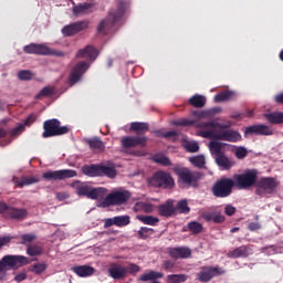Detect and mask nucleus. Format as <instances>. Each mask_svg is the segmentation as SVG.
I'll return each mask as SVG.
<instances>
[{
	"instance_id": "nucleus-35",
	"label": "nucleus",
	"mask_w": 283,
	"mask_h": 283,
	"mask_svg": "<svg viewBox=\"0 0 283 283\" xmlns=\"http://www.w3.org/2000/svg\"><path fill=\"white\" fill-rule=\"evenodd\" d=\"M232 98H235V92L224 91V92L218 93L214 96V103H224V101H231Z\"/></svg>"
},
{
	"instance_id": "nucleus-41",
	"label": "nucleus",
	"mask_w": 283,
	"mask_h": 283,
	"mask_svg": "<svg viewBox=\"0 0 283 283\" xmlns=\"http://www.w3.org/2000/svg\"><path fill=\"white\" fill-rule=\"evenodd\" d=\"M27 253L31 258H34L36 255H43V247H41L39 244H31L28 247Z\"/></svg>"
},
{
	"instance_id": "nucleus-17",
	"label": "nucleus",
	"mask_w": 283,
	"mask_h": 283,
	"mask_svg": "<svg viewBox=\"0 0 283 283\" xmlns=\"http://www.w3.org/2000/svg\"><path fill=\"white\" fill-rule=\"evenodd\" d=\"M87 28H90V21L87 20L73 22L62 29V34L64 36H74V34H78V32H83V30H87Z\"/></svg>"
},
{
	"instance_id": "nucleus-30",
	"label": "nucleus",
	"mask_w": 283,
	"mask_h": 283,
	"mask_svg": "<svg viewBox=\"0 0 283 283\" xmlns=\"http://www.w3.org/2000/svg\"><path fill=\"white\" fill-rule=\"evenodd\" d=\"M71 187H73V189H75L77 196H88L90 193V185L85 184V182H81V181H74Z\"/></svg>"
},
{
	"instance_id": "nucleus-36",
	"label": "nucleus",
	"mask_w": 283,
	"mask_h": 283,
	"mask_svg": "<svg viewBox=\"0 0 283 283\" xmlns=\"http://www.w3.org/2000/svg\"><path fill=\"white\" fill-rule=\"evenodd\" d=\"M136 219L139 220V222H143V224H148L150 227H156V224H158L160 222V219H158V217H154V216L138 214L136 217Z\"/></svg>"
},
{
	"instance_id": "nucleus-24",
	"label": "nucleus",
	"mask_w": 283,
	"mask_h": 283,
	"mask_svg": "<svg viewBox=\"0 0 283 283\" xmlns=\"http://www.w3.org/2000/svg\"><path fill=\"white\" fill-rule=\"evenodd\" d=\"M228 258L231 259H238V258H249L251 255V248L249 245H241L239 248H235L232 251H229L227 253Z\"/></svg>"
},
{
	"instance_id": "nucleus-23",
	"label": "nucleus",
	"mask_w": 283,
	"mask_h": 283,
	"mask_svg": "<svg viewBox=\"0 0 283 283\" xmlns=\"http://www.w3.org/2000/svg\"><path fill=\"white\" fill-rule=\"evenodd\" d=\"M157 211L161 218H171V216H176V207H174V201L167 200L165 203L158 206Z\"/></svg>"
},
{
	"instance_id": "nucleus-25",
	"label": "nucleus",
	"mask_w": 283,
	"mask_h": 283,
	"mask_svg": "<svg viewBox=\"0 0 283 283\" xmlns=\"http://www.w3.org/2000/svg\"><path fill=\"white\" fill-rule=\"evenodd\" d=\"M108 273L113 280H123L127 275V268L119 264H113L108 269Z\"/></svg>"
},
{
	"instance_id": "nucleus-29",
	"label": "nucleus",
	"mask_w": 283,
	"mask_h": 283,
	"mask_svg": "<svg viewBox=\"0 0 283 283\" xmlns=\"http://www.w3.org/2000/svg\"><path fill=\"white\" fill-rule=\"evenodd\" d=\"M87 145L93 151H97L98 154L105 151V143L98 137H93L87 140Z\"/></svg>"
},
{
	"instance_id": "nucleus-44",
	"label": "nucleus",
	"mask_w": 283,
	"mask_h": 283,
	"mask_svg": "<svg viewBox=\"0 0 283 283\" xmlns=\"http://www.w3.org/2000/svg\"><path fill=\"white\" fill-rule=\"evenodd\" d=\"M115 227H127L129 224L130 219L129 216H118L114 217Z\"/></svg>"
},
{
	"instance_id": "nucleus-22",
	"label": "nucleus",
	"mask_w": 283,
	"mask_h": 283,
	"mask_svg": "<svg viewBox=\"0 0 283 283\" xmlns=\"http://www.w3.org/2000/svg\"><path fill=\"white\" fill-rule=\"evenodd\" d=\"M28 218V210L23 208H14L9 207L7 219L8 220H17L18 222H21Z\"/></svg>"
},
{
	"instance_id": "nucleus-57",
	"label": "nucleus",
	"mask_w": 283,
	"mask_h": 283,
	"mask_svg": "<svg viewBox=\"0 0 283 283\" xmlns=\"http://www.w3.org/2000/svg\"><path fill=\"white\" fill-rule=\"evenodd\" d=\"M247 154H249L247 151V148L244 147H239L237 150H235V158H238L239 160H242L243 158H247Z\"/></svg>"
},
{
	"instance_id": "nucleus-2",
	"label": "nucleus",
	"mask_w": 283,
	"mask_h": 283,
	"mask_svg": "<svg viewBox=\"0 0 283 283\" xmlns=\"http://www.w3.org/2000/svg\"><path fill=\"white\" fill-rule=\"evenodd\" d=\"M174 174L177 176V185L179 189H198L202 180V172L191 170L188 167L176 165L172 168Z\"/></svg>"
},
{
	"instance_id": "nucleus-14",
	"label": "nucleus",
	"mask_w": 283,
	"mask_h": 283,
	"mask_svg": "<svg viewBox=\"0 0 283 283\" xmlns=\"http://www.w3.org/2000/svg\"><path fill=\"white\" fill-rule=\"evenodd\" d=\"M78 174L76 170L62 169V170H48L42 174L44 180H67V178H76Z\"/></svg>"
},
{
	"instance_id": "nucleus-11",
	"label": "nucleus",
	"mask_w": 283,
	"mask_h": 283,
	"mask_svg": "<svg viewBox=\"0 0 283 283\" xmlns=\"http://www.w3.org/2000/svg\"><path fill=\"white\" fill-rule=\"evenodd\" d=\"M220 275H224V269L220 266L205 265L196 273V280L201 283H207L211 282L213 277H220Z\"/></svg>"
},
{
	"instance_id": "nucleus-54",
	"label": "nucleus",
	"mask_w": 283,
	"mask_h": 283,
	"mask_svg": "<svg viewBox=\"0 0 283 283\" xmlns=\"http://www.w3.org/2000/svg\"><path fill=\"white\" fill-rule=\"evenodd\" d=\"M186 149L190 153V154H196V151L200 150V145H198V142H192V143H188L186 145Z\"/></svg>"
},
{
	"instance_id": "nucleus-42",
	"label": "nucleus",
	"mask_w": 283,
	"mask_h": 283,
	"mask_svg": "<svg viewBox=\"0 0 283 283\" xmlns=\"http://www.w3.org/2000/svg\"><path fill=\"white\" fill-rule=\"evenodd\" d=\"M48 269L46 263H34L30 266L31 273H35V275H41V273H44Z\"/></svg>"
},
{
	"instance_id": "nucleus-47",
	"label": "nucleus",
	"mask_w": 283,
	"mask_h": 283,
	"mask_svg": "<svg viewBox=\"0 0 283 283\" xmlns=\"http://www.w3.org/2000/svg\"><path fill=\"white\" fill-rule=\"evenodd\" d=\"M154 134L157 138H178V133L176 130H169L166 133H163V130H155Z\"/></svg>"
},
{
	"instance_id": "nucleus-51",
	"label": "nucleus",
	"mask_w": 283,
	"mask_h": 283,
	"mask_svg": "<svg viewBox=\"0 0 283 283\" xmlns=\"http://www.w3.org/2000/svg\"><path fill=\"white\" fill-rule=\"evenodd\" d=\"M190 163L195 166V167H199V169H202V167H205V156L199 155L196 157L190 158Z\"/></svg>"
},
{
	"instance_id": "nucleus-28",
	"label": "nucleus",
	"mask_w": 283,
	"mask_h": 283,
	"mask_svg": "<svg viewBox=\"0 0 283 283\" xmlns=\"http://www.w3.org/2000/svg\"><path fill=\"white\" fill-rule=\"evenodd\" d=\"M130 132H135L137 136H143L149 132V124L144 122H133L130 124Z\"/></svg>"
},
{
	"instance_id": "nucleus-58",
	"label": "nucleus",
	"mask_w": 283,
	"mask_h": 283,
	"mask_svg": "<svg viewBox=\"0 0 283 283\" xmlns=\"http://www.w3.org/2000/svg\"><path fill=\"white\" fill-rule=\"evenodd\" d=\"M21 240H22V244H25L28 242H34V240H36V234H32V233L22 234Z\"/></svg>"
},
{
	"instance_id": "nucleus-18",
	"label": "nucleus",
	"mask_w": 283,
	"mask_h": 283,
	"mask_svg": "<svg viewBox=\"0 0 283 283\" xmlns=\"http://www.w3.org/2000/svg\"><path fill=\"white\" fill-rule=\"evenodd\" d=\"M245 136H273V129L264 124L248 126L244 132Z\"/></svg>"
},
{
	"instance_id": "nucleus-37",
	"label": "nucleus",
	"mask_w": 283,
	"mask_h": 283,
	"mask_svg": "<svg viewBox=\"0 0 283 283\" xmlns=\"http://www.w3.org/2000/svg\"><path fill=\"white\" fill-rule=\"evenodd\" d=\"M192 116H195V118H212L216 116V108L212 109H208V111H192Z\"/></svg>"
},
{
	"instance_id": "nucleus-4",
	"label": "nucleus",
	"mask_w": 283,
	"mask_h": 283,
	"mask_svg": "<svg viewBox=\"0 0 283 283\" xmlns=\"http://www.w3.org/2000/svg\"><path fill=\"white\" fill-rule=\"evenodd\" d=\"M127 8H129V3L125 1H119L117 4V9H113L108 13V18L106 20H102L97 27V32H104L105 30H109L114 23L120 21L123 19V14H125Z\"/></svg>"
},
{
	"instance_id": "nucleus-59",
	"label": "nucleus",
	"mask_w": 283,
	"mask_h": 283,
	"mask_svg": "<svg viewBox=\"0 0 283 283\" xmlns=\"http://www.w3.org/2000/svg\"><path fill=\"white\" fill-rule=\"evenodd\" d=\"M126 270L130 275H136V273L140 272V266H138L136 263H132Z\"/></svg>"
},
{
	"instance_id": "nucleus-38",
	"label": "nucleus",
	"mask_w": 283,
	"mask_h": 283,
	"mask_svg": "<svg viewBox=\"0 0 283 283\" xmlns=\"http://www.w3.org/2000/svg\"><path fill=\"white\" fill-rule=\"evenodd\" d=\"M165 274L156 271H150L148 273H145L139 276V280L142 282H149L150 280H160V277H164Z\"/></svg>"
},
{
	"instance_id": "nucleus-31",
	"label": "nucleus",
	"mask_w": 283,
	"mask_h": 283,
	"mask_svg": "<svg viewBox=\"0 0 283 283\" xmlns=\"http://www.w3.org/2000/svg\"><path fill=\"white\" fill-rule=\"evenodd\" d=\"M106 193V188H90L87 198H90V200H101V198H105Z\"/></svg>"
},
{
	"instance_id": "nucleus-39",
	"label": "nucleus",
	"mask_w": 283,
	"mask_h": 283,
	"mask_svg": "<svg viewBox=\"0 0 283 283\" xmlns=\"http://www.w3.org/2000/svg\"><path fill=\"white\" fill-rule=\"evenodd\" d=\"M135 211H144V213H151L154 211V205L139 201L134 206Z\"/></svg>"
},
{
	"instance_id": "nucleus-61",
	"label": "nucleus",
	"mask_w": 283,
	"mask_h": 283,
	"mask_svg": "<svg viewBox=\"0 0 283 283\" xmlns=\"http://www.w3.org/2000/svg\"><path fill=\"white\" fill-rule=\"evenodd\" d=\"M235 211H237L235 207H233L231 205H226V207H224L226 216H230V217L235 216Z\"/></svg>"
},
{
	"instance_id": "nucleus-9",
	"label": "nucleus",
	"mask_w": 283,
	"mask_h": 283,
	"mask_svg": "<svg viewBox=\"0 0 283 283\" xmlns=\"http://www.w3.org/2000/svg\"><path fill=\"white\" fill-rule=\"evenodd\" d=\"M237 189H249L258 182V170H247L243 174H234L232 177Z\"/></svg>"
},
{
	"instance_id": "nucleus-10",
	"label": "nucleus",
	"mask_w": 283,
	"mask_h": 283,
	"mask_svg": "<svg viewBox=\"0 0 283 283\" xmlns=\"http://www.w3.org/2000/svg\"><path fill=\"white\" fill-rule=\"evenodd\" d=\"M130 198L132 193L128 190L113 191L107 195L104 200L101 201L99 207H103V209H105L107 207L125 205V202H127V200H129Z\"/></svg>"
},
{
	"instance_id": "nucleus-55",
	"label": "nucleus",
	"mask_w": 283,
	"mask_h": 283,
	"mask_svg": "<svg viewBox=\"0 0 283 283\" xmlns=\"http://www.w3.org/2000/svg\"><path fill=\"white\" fill-rule=\"evenodd\" d=\"M164 271H174V269H176V262L171 261V260H165L163 261L161 264Z\"/></svg>"
},
{
	"instance_id": "nucleus-32",
	"label": "nucleus",
	"mask_w": 283,
	"mask_h": 283,
	"mask_svg": "<svg viewBox=\"0 0 283 283\" xmlns=\"http://www.w3.org/2000/svg\"><path fill=\"white\" fill-rule=\"evenodd\" d=\"M189 105L197 109H202V107L207 105V97H205V95H193L189 98Z\"/></svg>"
},
{
	"instance_id": "nucleus-53",
	"label": "nucleus",
	"mask_w": 283,
	"mask_h": 283,
	"mask_svg": "<svg viewBox=\"0 0 283 283\" xmlns=\"http://www.w3.org/2000/svg\"><path fill=\"white\" fill-rule=\"evenodd\" d=\"M52 94H54V88L45 86L39 92L35 98H41L42 96H52Z\"/></svg>"
},
{
	"instance_id": "nucleus-45",
	"label": "nucleus",
	"mask_w": 283,
	"mask_h": 283,
	"mask_svg": "<svg viewBox=\"0 0 283 283\" xmlns=\"http://www.w3.org/2000/svg\"><path fill=\"white\" fill-rule=\"evenodd\" d=\"M188 230H190L193 235H198V233H202V226L198 221H191L188 223Z\"/></svg>"
},
{
	"instance_id": "nucleus-6",
	"label": "nucleus",
	"mask_w": 283,
	"mask_h": 283,
	"mask_svg": "<svg viewBox=\"0 0 283 283\" xmlns=\"http://www.w3.org/2000/svg\"><path fill=\"white\" fill-rule=\"evenodd\" d=\"M148 185L155 189H174L176 180H174L171 174L158 170L148 179Z\"/></svg>"
},
{
	"instance_id": "nucleus-1",
	"label": "nucleus",
	"mask_w": 283,
	"mask_h": 283,
	"mask_svg": "<svg viewBox=\"0 0 283 283\" xmlns=\"http://www.w3.org/2000/svg\"><path fill=\"white\" fill-rule=\"evenodd\" d=\"M172 125L176 127H192V125H195V127L199 129H208L198 132V136H201V138L226 140L227 143H238V140L242 139V135H240V133L235 130H228L231 125L220 124L214 120L197 123L193 119L181 118L174 120Z\"/></svg>"
},
{
	"instance_id": "nucleus-27",
	"label": "nucleus",
	"mask_w": 283,
	"mask_h": 283,
	"mask_svg": "<svg viewBox=\"0 0 283 283\" xmlns=\"http://www.w3.org/2000/svg\"><path fill=\"white\" fill-rule=\"evenodd\" d=\"M214 161L218 165V167H220L224 171H229V169H231V167L235 165V163L229 159V157H227L224 153H222L219 156H214Z\"/></svg>"
},
{
	"instance_id": "nucleus-3",
	"label": "nucleus",
	"mask_w": 283,
	"mask_h": 283,
	"mask_svg": "<svg viewBox=\"0 0 283 283\" xmlns=\"http://www.w3.org/2000/svg\"><path fill=\"white\" fill-rule=\"evenodd\" d=\"M82 171L85 176H90L91 178H96V176H106L107 178H116V165L109 163L108 165H90L84 166Z\"/></svg>"
},
{
	"instance_id": "nucleus-7",
	"label": "nucleus",
	"mask_w": 283,
	"mask_h": 283,
	"mask_svg": "<svg viewBox=\"0 0 283 283\" xmlns=\"http://www.w3.org/2000/svg\"><path fill=\"white\" fill-rule=\"evenodd\" d=\"M25 264H30V261L23 255H4L0 260V280H3L8 275L10 269L25 266Z\"/></svg>"
},
{
	"instance_id": "nucleus-13",
	"label": "nucleus",
	"mask_w": 283,
	"mask_h": 283,
	"mask_svg": "<svg viewBox=\"0 0 283 283\" xmlns=\"http://www.w3.org/2000/svg\"><path fill=\"white\" fill-rule=\"evenodd\" d=\"M256 193L258 196L264 197L265 193H275V189L280 187V181L273 177H263L258 182Z\"/></svg>"
},
{
	"instance_id": "nucleus-26",
	"label": "nucleus",
	"mask_w": 283,
	"mask_h": 283,
	"mask_svg": "<svg viewBox=\"0 0 283 283\" xmlns=\"http://www.w3.org/2000/svg\"><path fill=\"white\" fill-rule=\"evenodd\" d=\"M71 270L78 277H92V274L96 271L94 268L90 265H76L71 268Z\"/></svg>"
},
{
	"instance_id": "nucleus-33",
	"label": "nucleus",
	"mask_w": 283,
	"mask_h": 283,
	"mask_svg": "<svg viewBox=\"0 0 283 283\" xmlns=\"http://www.w3.org/2000/svg\"><path fill=\"white\" fill-rule=\"evenodd\" d=\"M264 118L271 123V125H282L283 123V113H265Z\"/></svg>"
},
{
	"instance_id": "nucleus-46",
	"label": "nucleus",
	"mask_w": 283,
	"mask_h": 283,
	"mask_svg": "<svg viewBox=\"0 0 283 283\" xmlns=\"http://www.w3.org/2000/svg\"><path fill=\"white\" fill-rule=\"evenodd\" d=\"M261 253H265V255H277L280 253V247L277 245H266L261 248Z\"/></svg>"
},
{
	"instance_id": "nucleus-43",
	"label": "nucleus",
	"mask_w": 283,
	"mask_h": 283,
	"mask_svg": "<svg viewBox=\"0 0 283 283\" xmlns=\"http://www.w3.org/2000/svg\"><path fill=\"white\" fill-rule=\"evenodd\" d=\"M167 280L171 283H185L186 280H189V276L187 274H170Z\"/></svg>"
},
{
	"instance_id": "nucleus-15",
	"label": "nucleus",
	"mask_w": 283,
	"mask_h": 283,
	"mask_svg": "<svg viewBox=\"0 0 283 283\" xmlns=\"http://www.w3.org/2000/svg\"><path fill=\"white\" fill-rule=\"evenodd\" d=\"M90 70V63L85 61L78 62L76 65H74L71 70L70 76H69V84L76 85L81 78H83V74Z\"/></svg>"
},
{
	"instance_id": "nucleus-16",
	"label": "nucleus",
	"mask_w": 283,
	"mask_h": 283,
	"mask_svg": "<svg viewBox=\"0 0 283 283\" xmlns=\"http://www.w3.org/2000/svg\"><path fill=\"white\" fill-rule=\"evenodd\" d=\"M148 138L145 136H125L120 139L123 149H132L133 147H147Z\"/></svg>"
},
{
	"instance_id": "nucleus-40",
	"label": "nucleus",
	"mask_w": 283,
	"mask_h": 283,
	"mask_svg": "<svg viewBox=\"0 0 283 283\" xmlns=\"http://www.w3.org/2000/svg\"><path fill=\"white\" fill-rule=\"evenodd\" d=\"M223 146H224V144H222L220 142H210L209 149H210V153L212 154V156H220V155L224 154L222 151Z\"/></svg>"
},
{
	"instance_id": "nucleus-21",
	"label": "nucleus",
	"mask_w": 283,
	"mask_h": 283,
	"mask_svg": "<svg viewBox=\"0 0 283 283\" xmlns=\"http://www.w3.org/2000/svg\"><path fill=\"white\" fill-rule=\"evenodd\" d=\"M98 50L93 45H86L85 49H80L76 53V59H87V61H96Z\"/></svg>"
},
{
	"instance_id": "nucleus-34",
	"label": "nucleus",
	"mask_w": 283,
	"mask_h": 283,
	"mask_svg": "<svg viewBox=\"0 0 283 283\" xmlns=\"http://www.w3.org/2000/svg\"><path fill=\"white\" fill-rule=\"evenodd\" d=\"M92 8H94L93 3H80L73 8V14H75V17H78V14H90Z\"/></svg>"
},
{
	"instance_id": "nucleus-48",
	"label": "nucleus",
	"mask_w": 283,
	"mask_h": 283,
	"mask_svg": "<svg viewBox=\"0 0 283 283\" xmlns=\"http://www.w3.org/2000/svg\"><path fill=\"white\" fill-rule=\"evenodd\" d=\"M137 233L142 240H147V238L154 235L155 231L151 228L142 227Z\"/></svg>"
},
{
	"instance_id": "nucleus-63",
	"label": "nucleus",
	"mask_w": 283,
	"mask_h": 283,
	"mask_svg": "<svg viewBox=\"0 0 283 283\" xmlns=\"http://www.w3.org/2000/svg\"><path fill=\"white\" fill-rule=\"evenodd\" d=\"M10 209V206H8L6 202H0V213L4 216L6 218L8 217V210Z\"/></svg>"
},
{
	"instance_id": "nucleus-8",
	"label": "nucleus",
	"mask_w": 283,
	"mask_h": 283,
	"mask_svg": "<svg viewBox=\"0 0 283 283\" xmlns=\"http://www.w3.org/2000/svg\"><path fill=\"white\" fill-rule=\"evenodd\" d=\"M64 134H70V127L61 126V120L52 118L43 123L42 138H54V136H64Z\"/></svg>"
},
{
	"instance_id": "nucleus-64",
	"label": "nucleus",
	"mask_w": 283,
	"mask_h": 283,
	"mask_svg": "<svg viewBox=\"0 0 283 283\" xmlns=\"http://www.w3.org/2000/svg\"><path fill=\"white\" fill-rule=\"evenodd\" d=\"M226 218L224 216L218 213V214H214L213 218H212V222H214L216 224H222V222H224Z\"/></svg>"
},
{
	"instance_id": "nucleus-56",
	"label": "nucleus",
	"mask_w": 283,
	"mask_h": 283,
	"mask_svg": "<svg viewBox=\"0 0 283 283\" xmlns=\"http://www.w3.org/2000/svg\"><path fill=\"white\" fill-rule=\"evenodd\" d=\"M23 132H25L24 125L19 124L15 128L10 130V134L12 138H14V136H19V134H23Z\"/></svg>"
},
{
	"instance_id": "nucleus-19",
	"label": "nucleus",
	"mask_w": 283,
	"mask_h": 283,
	"mask_svg": "<svg viewBox=\"0 0 283 283\" xmlns=\"http://www.w3.org/2000/svg\"><path fill=\"white\" fill-rule=\"evenodd\" d=\"M168 255L172 260H187L191 258V250L187 247L169 248Z\"/></svg>"
},
{
	"instance_id": "nucleus-5",
	"label": "nucleus",
	"mask_w": 283,
	"mask_h": 283,
	"mask_svg": "<svg viewBox=\"0 0 283 283\" xmlns=\"http://www.w3.org/2000/svg\"><path fill=\"white\" fill-rule=\"evenodd\" d=\"M235 181L229 177H221L211 187L214 198H229L233 193Z\"/></svg>"
},
{
	"instance_id": "nucleus-52",
	"label": "nucleus",
	"mask_w": 283,
	"mask_h": 283,
	"mask_svg": "<svg viewBox=\"0 0 283 283\" xmlns=\"http://www.w3.org/2000/svg\"><path fill=\"white\" fill-rule=\"evenodd\" d=\"M18 78L20 81H32V72L28 70H22L18 73Z\"/></svg>"
},
{
	"instance_id": "nucleus-62",
	"label": "nucleus",
	"mask_w": 283,
	"mask_h": 283,
	"mask_svg": "<svg viewBox=\"0 0 283 283\" xmlns=\"http://www.w3.org/2000/svg\"><path fill=\"white\" fill-rule=\"evenodd\" d=\"M248 229L249 231H260V229H262V224H260L259 222H250L248 224Z\"/></svg>"
},
{
	"instance_id": "nucleus-60",
	"label": "nucleus",
	"mask_w": 283,
	"mask_h": 283,
	"mask_svg": "<svg viewBox=\"0 0 283 283\" xmlns=\"http://www.w3.org/2000/svg\"><path fill=\"white\" fill-rule=\"evenodd\" d=\"M35 120H36V115L31 114L27 117V119L24 120V123L22 125H24V128L30 127L33 123H35Z\"/></svg>"
},
{
	"instance_id": "nucleus-12",
	"label": "nucleus",
	"mask_w": 283,
	"mask_h": 283,
	"mask_svg": "<svg viewBox=\"0 0 283 283\" xmlns=\"http://www.w3.org/2000/svg\"><path fill=\"white\" fill-rule=\"evenodd\" d=\"M25 54H36L39 56H64L62 51H53L45 44L31 43L23 48Z\"/></svg>"
},
{
	"instance_id": "nucleus-49",
	"label": "nucleus",
	"mask_w": 283,
	"mask_h": 283,
	"mask_svg": "<svg viewBox=\"0 0 283 283\" xmlns=\"http://www.w3.org/2000/svg\"><path fill=\"white\" fill-rule=\"evenodd\" d=\"M154 161L158 165H163L164 167H171V160L169 159V157L164 155L155 156Z\"/></svg>"
},
{
	"instance_id": "nucleus-20",
	"label": "nucleus",
	"mask_w": 283,
	"mask_h": 283,
	"mask_svg": "<svg viewBox=\"0 0 283 283\" xmlns=\"http://www.w3.org/2000/svg\"><path fill=\"white\" fill-rule=\"evenodd\" d=\"M12 182L18 189H23V187H30V185H36L38 182H41V178L39 176L13 177Z\"/></svg>"
},
{
	"instance_id": "nucleus-50",
	"label": "nucleus",
	"mask_w": 283,
	"mask_h": 283,
	"mask_svg": "<svg viewBox=\"0 0 283 283\" xmlns=\"http://www.w3.org/2000/svg\"><path fill=\"white\" fill-rule=\"evenodd\" d=\"M177 210L179 211V213H189V211H191V208H189V203L187 202V200L182 199L178 201Z\"/></svg>"
}]
</instances>
